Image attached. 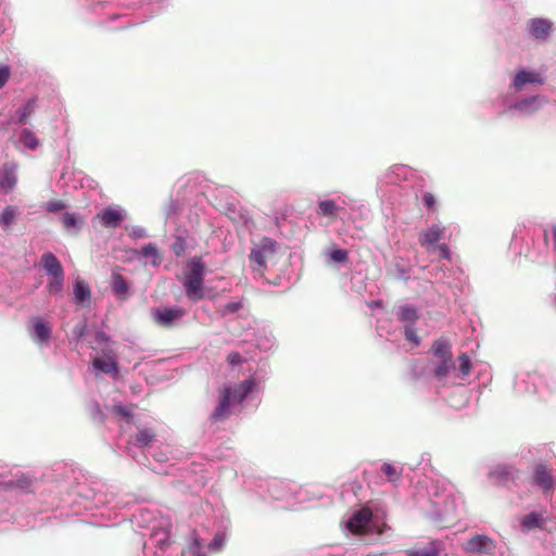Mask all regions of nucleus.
I'll use <instances>...</instances> for the list:
<instances>
[{"label":"nucleus","mask_w":556,"mask_h":556,"mask_svg":"<svg viewBox=\"0 0 556 556\" xmlns=\"http://www.w3.org/2000/svg\"><path fill=\"white\" fill-rule=\"evenodd\" d=\"M1 521H13L20 527H28V528H35L36 527V519L27 517V519L24 521V518L22 516V513H20V509H14L12 513L7 514L5 516L0 517Z\"/></svg>","instance_id":"nucleus-40"},{"label":"nucleus","mask_w":556,"mask_h":556,"mask_svg":"<svg viewBox=\"0 0 556 556\" xmlns=\"http://www.w3.org/2000/svg\"><path fill=\"white\" fill-rule=\"evenodd\" d=\"M111 337L102 329H99L94 333V343L99 346L106 348L110 346Z\"/></svg>","instance_id":"nucleus-55"},{"label":"nucleus","mask_w":556,"mask_h":556,"mask_svg":"<svg viewBox=\"0 0 556 556\" xmlns=\"http://www.w3.org/2000/svg\"><path fill=\"white\" fill-rule=\"evenodd\" d=\"M549 237L556 251V225L544 229L533 224H522L513 232L510 249L517 255H523L531 262H539L547 251Z\"/></svg>","instance_id":"nucleus-8"},{"label":"nucleus","mask_w":556,"mask_h":556,"mask_svg":"<svg viewBox=\"0 0 556 556\" xmlns=\"http://www.w3.org/2000/svg\"><path fill=\"white\" fill-rule=\"evenodd\" d=\"M168 445H159L157 443H155L154 448L151 450V453H146L144 456L147 457L148 455H150L156 463L162 465L163 463L168 460Z\"/></svg>","instance_id":"nucleus-44"},{"label":"nucleus","mask_w":556,"mask_h":556,"mask_svg":"<svg viewBox=\"0 0 556 556\" xmlns=\"http://www.w3.org/2000/svg\"><path fill=\"white\" fill-rule=\"evenodd\" d=\"M101 225L105 228H117L123 220L127 217L125 208L118 205H110L102 208L98 214Z\"/></svg>","instance_id":"nucleus-24"},{"label":"nucleus","mask_w":556,"mask_h":556,"mask_svg":"<svg viewBox=\"0 0 556 556\" xmlns=\"http://www.w3.org/2000/svg\"><path fill=\"white\" fill-rule=\"evenodd\" d=\"M37 97H30L25 100L13 113L11 119L14 124L26 125L29 116L36 108Z\"/></svg>","instance_id":"nucleus-32"},{"label":"nucleus","mask_w":556,"mask_h":556,"mask_svg":"<svg viewBox=\"0 0 556 556\" xmlns=\"http://www.w3.org/2000/svg\"><path fill=\"white\" fill-rule=\"evenodd\" d=\"M516 469L510 465L498 464L489 471V478L498 485H504L515 478Z\"/></svg>","instance_id":"nucleus-33"},{"label":"nucleus","mask_w":556,"mask_h":556,"mask_svg":"<svg viewBox=\"0 0 556 556\" xmlns=\"http://www.w3.org/2000/svg\"><path fill=\"white\" fill-rule=\"evenodd\" d=\"M88 333V324L86 319L78 321L73 328L74 340L79 343Z\"/></svg>","instance_id":"nucleus-50"},{"label":"nucleus","mask_w":556,"mask_h":556,"mask_svg":"<svg viewBox=\"0 0 556 556\" xmlns=\"http://www.w3.org/2000/svg\"><path fill=\"white\" fill-rule=\"evenodd\" d=\"M65 206L66 205L63 201L55 200V201L47 202L46 210L50 213H55V212L62 211L63 208H65Z\"/></svg>","instance_id":"nucleus-58"},{"label":"nucleus","mask_w":556,"mask_h":556,"mask_svg":"<svg viewBox=\"0 0 556 556\" xmlns=\"http://www.w3.org/2000/svg\"><path fill=\"white\" fill-rule=\"evenodd\" d=\"M396 277L403 281H408L410 279L412 268L408 265H404L401 263H395L394 265Z\"/></svg>","instance_id":"nucleus-53"},{"label":"nucleus","mask_w":556,"mask_h":556,"mask_svg":"<svg viewBox=\"0 0 556 556\" xmlns=\"http://www.w3.org/2000/svg\"><path fill=\"white\" fill-rule=\"evenodd\" d=\"M30 337L39 345H49L52 337V327L49 321L37 316L30 319Z\"/></svg>","instance_id":"nucleus-25"},{"label":"nucleus","mask_w":556,"mask_h":556,"mask_svg":"<svg viewBox=\"0 0 556 556\" xmlns=\"http://www.w3.org/2000/svg\"><path fill=\"white\" fill-rule=\"evenodd\" d=\"M257 494L264 501H273L281 508L293 506L308 500L306 490L293 481L270 479L257 485Z\"/></svg>","instance_id":"nucleus-10"},{"label":"nucleus","mask_w":556,"mask_h":556,"mask_svg":"<svg viewBox=\"0 0 556 556\" xmlns=\"http://www.w3.org/2000/svg\"><path fill=\"white\" fill-rule=\"evenodd\" d=\"M205 275V265L200 257H192L188 263V271L182 283L186 296L191 302L202 300L204 294L203 283Z\"/></svg>","instance_id":"nucleus-13"},{"label":"nucleus","mask_w":556,"mask_h":556,"mask_svg":"<svg viewBox=\"0 0 556 556\" xmlns=\"http://www.w3.org/2000/svg\"><path fill=\"white\" fill-rule=\"evenodd\" d=\"M369 306L371 308H374V307H381L382 306V302L380 300L372 301V302H370Z\"/></svg>","instance_id":"nucleus-63"},{"label":"nucleus","mask_w":556,"mask_h":556,"mask_svg":"<svg viewBox=\"0 0 556 556\" xmlns=\"http://www.w3.org/2000/svg\"><path fill=\"white\" fill-rule=\"evenodd\" d=\"M17 184V164L5 162L0 166V189L11 192Z\"/></svg>","instance_id":"nucleus-28"},{"label":"nucleus","mask_w":556,"mask_h":556,"mask_svg":"<svg viewBox=\"0 0 556 556\" xmlns=\"http://www.w3.org/2000/svg\"><path fill=\"white\" fill-rule=\"evenodd\" d=\"M439 395L455 410H462L469 402V392L463 383H455L451 389H442Z\"/></svg>","instance_id":"nucleus-20"},{"label":"nucleus","mask_w":556,"mask_h":556,"mask_svg":"<svg viewBox=\"0 0 556 556\" xmlns=\"http://www.w3.org/2000/svg\"><path fill=\"white\" fill-rule=\"evenodd\" d=\"M354 207V200L343 192H333L331 198L317 202L316 214L319 217L336 218Z\"/></svg>","instance_id":"nucleus-15"},{"label":"nucleus","mask_w":556,"mask_h":556,"mask_svg":"<svg viewBox=\"0 0 556 556\" xmlns=\"http://www.w3.org/2000/svg\"><path fill=\"white\" fill-rule=\"evenodd\" d=\"M211 468L208 463L191 462L178 468V477L191 493L197 494L210 480Z\"/></svg>","instance_id":"nucleus-12"},{"label":"nucleus","mask_w":556,"mask_h":556,"mask_svg":"<svg viewBox=\"0 0 556 556\" xmlns=\"http://www.w3.org/2000/svg\"><path fill=\"white\" fill-rule=\"evenodd\" d=\"M345 530L355 535L379 533L378 526L374 519L370 502L351 511L344 521Z\"/></svg>","instance_id":"nucleus-11"},{"label":"nucleus","mask_w":556,"mask_h":556,"mask_svg":"<svg viewBox=\"0 0 556 556\" xmlns=\"http://www.w3.org/2000/svg\"><path fill=\"white\" fill-rule=\"evenodd\" d=\"M228 361H229V363H230L231 365H237V364H239V363H240V361H241V356H240V354H239V353H231V354H229V356H228Z\"/></svg>","instance_id":"nucleus-61"},{"label":"nucleus","mask_w":556,"mask_h":556,"mask_svg":"<svg viewBox=\"0 0 556 556\" xmlns=\"http://www.w3.org/2000/svg\"><path fill=\"white\" fill-rule=\"evenodd\" d=\"M545 519L539 511H531L527 514L520 521V527L523 531H531L533 529H542Z\"/></svg>","instance_id":"nucleus-38"},{"label":"nucleus","mask_w":556,"mask_h":556,"mask_svg":"<svg viewBox=\"0 0 556 556\" xmlns=\"http://www.w3.org/2000/svg\"><path fill=\"white\" fill-rule=\"evenodd\" d=\"M139 255L143 257H152V264L154 266H157L160 264L159 261V251L154 243H147L144 244L140 251L137 252Z\"/></svg>","instance_id":"nucleus-48"},{"label":"nucleus","mask_w":556,"mask_h":556,"mask_svg":"<svg viewBox=\"0 0 556 556\" xmlns=\"http://www.w3.org/2000/svg\"><path fill=\"white\" fill-rule=\"evenodd\" d=\"M14 146L21 151H35L40 141L31 129L24 127L15 131Z\"/></svg>","instance_id":"nucleus-29"},{"label":"nucleus","mask_w":556,"mask_h":556,"mask_svg":"<svg viewBox=\"0 0 556 556\" xmlns=\"http://www.w3.org/2000/svg\"><path fill=\"white\" fill-rule=\"evenodd\" d=\"M531 482L546 496L552 495L556 489V477L553 475V470L544 463L534 465Z\"/></svg>","instance_id":"nucleus-19"},{"label":"nucleus","mask_w":556,"mask_h":556,"mask_svg":"<svg viewBox=\"0 0 556 556\" xmlns=\"http://www.w3.org/2000/svg\"><path fill=\"white\" fill-rule=\"evenodd\" d=\"M129 237L134 240H139L148 237V233L143 227L132 226L129 230Z\"/></svg>","instance_id":"nucleus-57"},{"label":"nucleus","mask_w":556,"mask_h":556,"mask_svg":"<svg viewBox=\"0 0 556 556\" xmlns=\"http://www.w3.org/2000/svg\"><path fill=\"white\" fill-rule=\"evenodd\" d=\"M11 75V68L9 65H0V89H2L8 83Z\"/></svg>","instance_id":"nucleus-59"},{"label":"nucleus","mask_w":556,"mask_h":556,"mask_svg":"<svg viewBox=\"0 0 556 556\" xmlns=\"http://www.w3.org/2000/svg\"><path fill=\"white\" fill-rule=\"evenodd\" d=\"M244 299L237 298L225 304L218 305L216 312L224 318L235 316L243 307Z\"/></svg>","instance_id":"nucleus-39"},{"label":"nucleus","mask_w":556,"mask_h":556,"mask_svg":"<svg viewBox=\"0 0 556 556\" xmlns=\"http://www.w3.org/2000/svg\"><path fill=\"white\" fill-rule=\"evenodd\" d=\"M153 470H154L155 472H159V473H161V472H163V473H169V472H170L168 469H166V470H162V469H159V468H156V467H154V468H153Z\"/></svg>","instance_id":"nucleus-64"},{"label":"nucleus","mask_w":556,"mask_h":556,"mask_svg":"<svg viewBox=\"0 0 556 556\" xmlns=\"http://www.w3.org/2000/svg\"><path fill=\"white\" fill-rule=\"evenodd\" d=\"M458 361H459L458 372L455 371V375L453 376V384L456 383L457 379H465L469 375L470 368H471V361L467 356V354H465V353L462 354L459 356Z\"/></svg>","instance_id":"nucleus-42"},{"label":"nucleus","mask_w":556,"mask_h":556,"mask_svg":"<svg viewBox=\"0 0 556 556\" xmlns=\"http://www.w3.org/2000/svg\"><path fill=\"white\" fill-rule=\"evenodd\" d=\"M543 81L544 79L540 73L519 68L511 79L508 91L498 96L493 102L497 115L508 117H530L534 115L547 104V98L543 94L518 97L516 93L523 92L529 85L540 86Z\"/></svg>","instance_id":"nucleus-5"},{"label":"nucleus","mask_w":556,"mask_h":556,"mask_svg":"<svg viewBox=\"0 0 556 556\" xmlns=\"http://www.w3.org/2000/svg\"><path fill=\"white\" fill-rule=\"evenodd\" d=\"M0 486L16 495L38 493L37 501L41 510L64 509L60 516H81L85 510L100 507L110 502L108 486L99 479L85 477L73 468L54 471L46 479L38 480L21 473L15 478L3 480Z\"/></svg>","instance_id":"nucleus-1"},{"label":"nucleus","mask_w":556,"mask_h":556,"mask_svg":"<svg viewBox=\"0 0 556 556\" xmlns=\"http://www.w3.org/2000/svg\"><path fill=\"white\" fill-rule=\"evenodd\" d=\"M115 404L111 406L105 405L104 407H102L97 400H91L88 403V414L91 420L98 425H103L109 418L113 419L115 422L118 424V418L114 417L111 413V408Z\"/></svg>","instance_id":"nucleus-31"},{"label":"nucleus","mask_w":556,"mask_h":556,"mask_svg":"<svg viewBox=\"0 0 556 556\" xmlns=\"http://www.w3.org/2000/svg\"><path fill=\"white\" fill-rule=\"evenodd\" d=\"M366 493V489L362 484V482L354 480L342 485V497L345 501H350L352 497H355L357 501H362L364 498V494Z\"/></svg>","instance_id":"nucleus-36"},{"label":"nucleus","mask_w":556,"mask_h":556,"mask_svg":"<svg viewBox=\"0 0 556 556\" xmlns=\"http://www.w3.org/2000/svg\"><path fill=\"white\" fill-rule=\"evenodd\" d=\"M211 532L213 536L205 543L197 531H192L187 548L184 551L178 549L172 539V533L160 532L143 540L141 553L138 556H210L218 554L229 540L230 518L224 513L215 515Z\"/></svg>","instance_id":"nucleus-3"},{"label":"nucleus","mask_w":556,"mask_h":556,"mask_svg":"<svg viewBox=\"0 0 556 556\" xmlns=\"http://www.w3.org/2000/svg\"><path fill=\"white\" fill-rule=\"evenodd\" d=\"M256 387L257 381L253 376L238 383L225 384L218 390L217 403L208 415L205 426L213 428L227 421L231 415L241 413L242 404Z\"/></svg>","instance_id":"nucleus-9"},{"label":"nucleus","mask_w":556,"mask_h":556,"mask_svg":"<svg viewBox=\"0 0 556 556\" xmlns=\"http://www.w3.org/2000/svg\"><path fill=\"white\" fill-rule=\"evenodd\" d=\"M434 509L433 511L429 513V517L433 520V521H441L445 514H446V510H442V509H439L437 507V504L434 503Z\"/></svg>","instance_id":"nucleus-60"},{"label":"nucleus","mask_w":556,"mask_h":556,"mask_svg":"<svg viewBox=\"0 0 556 556\" xmlns=\"http://www.w3.org/2000/svg\"><path fill=\"white\" fill-rule=\"evenodd\" d=\"M407 554L408 556H438L439 547L435 542H430L424 547L409 549Z\"/></svg>","instance_id":"nucleus-45"},{"label":"nucleus","mask_w":556,"mask_h":556,"mask_svg":"<svg viewBox=\"0 0 556 556\" xmlns=\"http://www.w3.org/2000/svg\"><path fill=\"white\" fill-rule=\"evenodd\" d=\"M121 4L142 10L148 20L165 9L169 4V0H122Z\"/></svg>","instance_id":"nucleus-26"},{"label":"nucleus","mask_w":556,"mask_h":556,"mask_svg":"<svg viewBox=\"0 0 556 556\" xmlns=\"http://www.w3.org/2000/svg\"><path fill=\"white\" fill-rule=\"evenodd\" d=\"M538 374L530 371H520L516 375L514 381L515 391L519 394H532L536 392Z\"/></svg>","instance_id":"nucleus-30"},{"label":"nucleus","mask_w":556,"mask_h":556,"mask_svg":"<svg viewBox=\"0 0 556 556\" xmlns=\"http://www.w3.org/2000/svg\"><path fill=\"white\" fill-rule=\"evenodd\" d=\"M170 251L177 257H180L185 254L186 251V240L181 236L175 237V240L170 244Z\"/></svg>","instance_id":"nucleus-51"},{"label":"nucleus","mask_w":556,"mask_h":556,"mask_svg":"<svg viewBox=\"0 0 556 556\" xmlns=\"http://www.w3.org/2000/svg\"><path fill=\"white\" fill-rule=\"evenodd\" d=\"M63 285H64V274L61 276H52L47 286L46 289L51 295H58L61 294L63 291Z\"/></svg>","instance_id":"nucleus-46"},{"label":"nucleus","mask_w":556,"mask_h":556,"mask_svg":"<svg viewBox=\"0 0 556 556\" xmlns=\"http://www.w3.org/2000/svg\"><path fill=\"white\" fill-rule=\"evenodd\" d=\"M73 300L76 304L83 305L91 300V291L87 282L76 278L73 282Z\"/></svg>","instance_id":"nucleus-35"},{"label":"nucleus","mask_w":556,"mask_h":556,"mask_svg":"<svg viewBox=\"0 0 556 556\" xmlns=\"http://www.w3.org/2000/svg\"><path fill=\"white\" fill-rule=\"evenodd\" d=\"M396 318L404 324L405 339L414 346H418L421 341L416 330V323L419 319L418 308L412 304L400 305L396 311Z\"/></svg>","instance_id":"nucleus-16"},{"label":"nucleus","mask_w":556,"mask_h":556,"mask_svg":"<svg viewBox=\"0 0 556 556\" xmlns=\"http://www.w3.org/2000/svg\"><path fill=\"white\" fill-rule=\"evenodd\" d=\"M62 223L67 230L80 228V218L76 213L65 212L62 215Z\"/></svg>","instance_id":"nucleus-47"},{"label":"nucleus","mask_w":556,"mask_h":556,"mask_svg":"<svg viewBox=\"0 0 556 556\" xmlns=\"http://www.w3.org/2000/svg\"><path fill=\"white\" fill-rule=\"evenodd\" d=\"M554 29V23L546 17H533L527 23V31L530 38L545 42L549 39Z\"/></svg>","instance_id":"nucleus-22"},{"label":"nucleus","mask_w":556,"mask_h":556,"mask_svg":"<svg viewBox=\"0 0 556 556\" xmlns=\"http://www.w3.org/2000/svg\"><path fill=\"white\" fill-rule=\"evenodd\" d=\"M112 289L117 296L126 295L129 290V285L126 279L119 274L112 276Z\"/></svg>","instance_id":"nucleus-43"},{"label":"nucleus","mask_w":556,"mask_h":556,"mask_svg":"<svg viewBox=\"0 0 556 556\" xmlns=\"http://www.w3.org/2000/svg\"><path fill=\"white\" fill-rule=\"evenodd\" d=\"M16 215V208L12 205H8L3 208L0 214V226L2 228H8L12 225L14 217Z\"/></svg>","instance_id":"nucleus-49"},{"label":"nucleus","mask_w":556,"mask_h":556,"mask_svg":"<svg viewBox=\"0 0 556 556\" xmlns=\"http://www.w3.org/2000/svg\"><path fill=\"white\" fill-rule=\"evenodd\" d=\"M377 332H378V334H379L380 337H383V336H386V334H390V332L386 330V327H384V325H383V324H379V325L377 326Z\"/></svg>","instance_id":"nucleus-62"},{"label":"nucleus","mask_w":556,"mask_h":556,"mask_svg":"<svg viewBox=\"0 0 556 556\" xmlns=\"http://www.w3.org/2000/svg\"><path fill=\"white\" fill-rule=\"evenodd\" d=\"M446 227L440 222H433L418 233V243L429 254L434 253L435 247L445 239Z\"/></svg>","instance_id":"nucleus-18"},{"label":"nucleus","mask_w":556,"mask_h":556,"mask_svg":"<svg viewBox=\"0 0 556 556\" xmlns=\"http://www.w3.org/2000/svg\"><path fill=\"white\" fill-rule=\"evenodd\" d=\"M421 203L428 211H431V212L435 211L437 199L433 193L428 192V191L422 192Z\"/></svg>","instance_id":"nucleus-54"},{"label":"nucleus","mask_w":556,"mask_h":556,"mask_svg":"<svg viewBox=\"0 0 556 556\" xmlns=\"http://www.w3.org/2000/svg\"><path fill=\"white\" fill-rule=\"evenodd\" d=\"M208 193L216 201L219 195L224 197V203L218 201L214 205L218 210L225 211L235 223L245 228L251 227L252 217L245 211L237 210L236 205L228 201L229 189L213 186L200 172L187 173L176 180L173 195L165 210L166 222L177 223L180 218L188 219L190 224L198 222L206 201H208Z\"/></svg>","instance_id":"nucleus-2"},{"label":"nucleus","mask_w":556,"mask_h":556,"mask_svg":"<svg viewBox=\"0 0 556 556\" xmlns=\"http://www.w3.org/2000/svg\"><path fill=\"white\" fill-rule=\"evenodd\" d=\"M279 248L278 242L269 237H263L253 244L248 258L251 265L254 278H261L267 269L266 257L274 255Z\"/></svg>","instance_id":"nucleus-14"},{"label":"nucleus","mask_w":556,"mask_h":556,"mask_svg":"<svg viewBox=\"0 0 556 556\" xmlns=\"http://www.w3.org/2000/svg\"><path fill=\"white\" fill-rule=\"evenodd\" d=\"M431 353L437 361L441 359H453L452 346L448 340L440 338L435 340L431 345Z\"/></svg>","instance_id":"nucleus-37"},{"label":"nucleus","mask_w":556,"mask_h":556,"mask_svg":"<svg viewBox=\"0 0 556 556\" xmlns=\"http://www.w3.org/2000/svg\"><path fill=\"white\" fill-rule=\"evenodd\" d=\"M114 417L118 418V426L122 433L128 434L127 454L137 459L135 450H140L143 454L151 453L155 443H159L156 435V421L152 418H146L141 415H135L132 407L124 405L122 402L115 403L111 408Z\"/></svg>","instance_id":"nucleus-6"},{"label":"nucleus","mask_w":556,"mask_h":556,"mask_svg":"<svg viewBox=\"0 0 556 556\" xmlns=\"http://www.w3.org/2000/svg\"><path fill=\"white\" fill-rule=\"evenodd\" d=\"M41 265L46 274L50 277L64 274L61 262L52 252H46L41 256Z\"/></svg>","instance_id":"nucleus-34"},{"label":"nucleus","mask_w":556,"mask_h":556,"mask_svg":"<svg viewBox=\"0 0 556 556\" xmlns=\"http://www.w3.org/2000/svg\"><path fill=\"white\" fill-rule=\"evenodd\" d=\"M434 252H438L439 257L441 260L451 261V258H452V252L450 250V247L446 243H444V242L443 243H439L435 247V251Z\"/></svg>","instance_id":"nucleus-56"},{"label":"nucleus","mask_w":556,"mask_h":556,"mask_svg":"<svg viewBox=\"0 0 556 556\" xmlns=\"http://www.w3.org/2000/svg\"><path fill=\"white\" fill-rule=\"evenodd\" d=\"M428 368L432 378L442 384V389L445 388L447 382L453 383V376L455 375V363L453 359L432 361L429 363Z\"/></svg>","instance_id":"nucleus-21"},{"label":"nucleus","mask_w":556,"mask_h":556,"mask_svg":"<svg viewBox=\"0 0 556 556\" xmlns=\"http://www.w3.org/2000/svg\"><path fill=\"white\" fill-rule=\"evenodd\" d=\"M421 180L414 168L404 164H394L378 177L377 192L391 205H402L410 197L417 198L415 188L420 186Z\"/></svg>","instance_id":"nucleus-7"},{"label":"nucleus","mask_w":556,"mask_h":556,"mask_svg":"<svg viewBox=\"0 0 556 556\" xmlns=\"http://www.w3.org/2000/svg\"><path fill=\"white\" fill-rule=\"evenodd\" d=\"M109 492L113 493V497L109 496L110 502L100 507H94L92 509H88L87 511H91V516L99 518V520L92 521L93 523L100 527H112L122 522V520H126L129 518L132 528L142 536L150 538V535H154L160 532H165L166 534L172 533V521L170 518L163 514L154 504L147 503L138 506L131 514L123 515L122 519L118 520V514L116 513L117 508H122V506L126 505L119 500H116V493L112 486L103 482ZM85 522H90L87 519H80Z\"/></svg>","instance_id":"nucleus-4"},{"label":"nucleus","mask_w":556,"mask_h":556,"mask_svg":"<svg viewBox=\"0 0 556 556\" xmlns=\"http://www.w3.org/2000/svg\"><path fill=\"white\" fill-rule=\"evenodd\" d=\"M330 261L343 264L349 260V253L345 249H334L328 253Z\"/></svg>","instance_id":"nucleus-52"},{"label":"nucleus","mask_w":556,"mask_h":556,"mask_svg":"<svg viewBox=\"0 0 556 556\" xmlns=\"http://www.w3.org/2000/svg\"><path fill=\"white\" fill-rule=\"evenodd\" d=\"M187 309L178 306H160L151 312L153 321L162 328H175L181 325Z\"/></svg>","instance_id":"nucleus-17"},{"label":"nucleus","mask_w":556,"mask_h":556,"mask_svg":"<svg viewBox=\"0 0 556 556\" xmlns=\"http://www.w3.org/2000/svg\"><path fill=\"white\" fill-rule=\"evenodd\" d=\"M103 357H94L92 359V366L97 371L103 374H116L118 364L115 359V352L111 346L101 349Z\"/></svg>","instance_id":"nucleus-27"},{"label":"nucleus","mask_w":556,"mask_h":556,"mask_svg":"<svg viewBox=\"0 0 556 556\" xmlns=\"http://www.w3.org/2000/svg\"><path fill=\"white\" fill-rule=\"evenodd\" d=\"M464 549L471 555H491L495 551V542L485 534H476L465 542Z\"/></svg>","instance_id":"nucleus-23"},{"label":"nucleus","mask_w":556,"mask_h":556,"mask_svg":"<svg viewBox=\"0 0 556 556\" xmlns=\"http://www.w3.org/2000/svg\"><path fill=\"white\" fill-rule=\"evenodd\" d=\"M380 471L386 476L388 482L396 483L402 477L403 469L397 468L390 463H383Z\"/></svg>","instance_id":"nucleus-41"}]
</instances>
